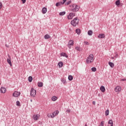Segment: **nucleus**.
<instances>
[{"instance_id":"34","label":"nucleus","mask_w":126,"mask_h":126,"mask_svg":"<svg viewBox=\"0 0 126 126\" xmlns=\"http://www.w3.org/2000/svg\"><path fill=\"white\" fill-rule=\"evenodd\" d=\"M71 3V1H68L67 2L65 3V5H68Z\"/></svg>"},{"instance_id":"9","label":"nucleus","mask_w":126,"mask_h":126,"mask_svg":"<svg viewBox=\"0 0 126 126\" xmlns=\"http://www.w3.org/2000/svg\"><path fill=\"white\" fill-rule=\"evenodd\" d=\"M122 91V88L121 86H117L115 88V91L116 93H119V92H121V91Z\"/></svg>"},{"instance_id":"24","label":"nucleus","mask_w":126,"mask_h":126,"mask_svg":"<svg viewBox=\"0 0 126 126\" xmlns=\"http://www.w3.org/2000/svg\"><path fill=\"white\" fill-rule=\"evenodd\" d=\"M65 14V11H63V12H61L59 13L60 16H63V15H64Z\"/></svg>"},{"instance_id":"27","label":"nucleus","mask_w":126,"mask_h":126,"mask_svg":"<svg viewBox=\"0 0 126 126\" xmlns=\"http://www.w3.org/2000/svg\"><path fill=\"white\" fill-rule=\"evenodd\" d=\"M76 32L78 34L80 35V30L79 29H77L76 30Z\"/></svg>"},{"instance_id":"12","label":"nucleus","mask_w":126,"mask_h":126,"mask_svg":"<svg viewBox=\"0 0 126 126\" xmlns=\"http://www.w3.org/2000/svg\"><path fill=\"white\" fill-rule=\"evenodd\" d=\"M100 90L101 91V92L103 93H105V88L104 86H101L100 88Z\"/></svg>"},{"instance_id":"41","label":"nucleus","mask_w":126,"mask_h":126,"mask_svg":"<svg viewBox=\"0 0 126 126\" xmlns=\"http://www.w3.org/2000/svg\"><path fill=\"white\" fill-rule=\"evenodd\" d=\"M21 1H22V3L23 4L25 3V2H26V0H21Z\"/></svg>"},{"instance_id":"7","label":"nucleus","mask_w":126,"mask_h":126,"mask_svg":"<svg viewBox=\"0 0 126 126\" xmlns=\"http://www.w3.org/2000/svg\"><path fill=\"white\" fill-rule=\"evenodd\" d=\"M75 15V13L72 12L70 13L69 15H67L68 20H72Z\"/></svg>"},{"instance_id":"28","label":"nucleus","mask_w":126,"mask_h":126,"mask_svg":"<svg viewBox=\"0 0 126 126\" xmlns=\"http://www.w3.org/2000/svg\"><path fill=\"white\" fill-rule=\"evenodd\" d=\"M88 34L89 35H90V36L92 35V34H93V31H91V30L89 31L88 32Z\"/></svg>"},{"instance_id":"44","label":"nucleus","mask_w":126,"mask_h":126,"mask_svg":"<svg viewBox=\"0 0 126 126\" xmlns=\"http://www.w3.org/2000/svg\"><path fill=\"white\" fill-rule=\"evenodd\" d=\"M118 57V54H116V55L115 56V57L117 58Z\"/></svg>"},{"instance_id":"26","label":"nucleus","mask_w":126,"mask_h":126,"mask_svg":"<svg viewBox=\"0 0 126 126\" xmlns=\"http://www.w3.org/2000/svg\"><path fill=\"white\" fill-rule=\"evenodd\" d=\"M62 3V2H57L56 3V6L57 7H59L61 5Z\"/></svg>"},{"instance_id":"21","label":"nucleus","mask_w":126,"mask_h":126,"mask_svg":"<svg viewBox=\"0 0 126 126\" xmlns=\"http://www.w3.org/2000/svg\"><path fill=\"white\" fill-rule=\"evenodd\" d=\"M109 65L110 66V67L111 68H113L114 67V64L113 63L109 62Z\"/></svg>"},{"instance_id":"42","label":"nucleus","mask_w":126,"mask_h":126,"mask_svg":"<svg viewBox=\"0 0 126 126\" xmlns=\"http://www.w3.org/2000/svg\"><path fill=\"white\" fill-rule=\"evenodd\" d=\"M66 112H68V113H69L70 112V110L69 109L67 110Z\"/></svg>"},{"instance_id":"36","label":"nucleus","mask_w":126,"mask_h":126,"mask_svg":"<svg viewBox=\"0 0 126 126\" xmlns=\"http://www.w3.org/2000/svg\"><path fill=\"white\" fill-rule=\"evenodd\" d=\"M84 43L85 44V45H90L89 42H88L87 41H84Z\"/></svg>"},{"instance_id":"11","label":"nucleus","mask_w":126,"mask_h":126,"mask_svg":"<svg viewBox=\"0 0 126 126\" xmlns=\"http://www.w3.org/2000/svg\"><path fill=\"white\" fill-rule=\"evenodd\" d=\"M6 89L4 87H1V88H0V92L1 93L4 94V93H6Z\"/></svg>"},{"instance_id":"31","label":"nucleus","mask_w":126,"mask_h":126,"mask_svg":"<svg viewBox=\"0 0 126 126\" xmlns=\"http://www.w3.org/2000/svg\"><path fill=\"white\" fill-rule=\"evenodd\" d=\"M28 80L30 82H32V76H29Z\"/></svg>"},{"instance_id":"37","label":"nucleus","mask_w":126,"mask_h":126,"mask_svg":"<svg viewBox=\"0 0 126 126\" xmlns=\"http://www.w3.org/2000/svg\"><path fill=\"white\" fill-rule=\"evenodd\" d=\"M104 121H102L101 122V124L100 125H99V126H104Z\"/></svg>"},{"instance_id":"10","label":"nucleus","mask_w":126,"mask_h":126,"mask_svg":"<svg viewBox=\"0 0 126 126\" xmlns=\"http://www.w3.org/2000/svg\"><path fill=\"white\" fill-rule=\"evenodd\" d=\"M73 45H74V41L72 40H69V42L67 46H68V47L70 49L71 47L73 46Z\"/></svg>"},{"instance_id":"40","label":"nucleus","mask_w":126,"mask_h":126,"mask_svg":"<svg viewBox=\"0 0 126 126\" xmlns=\"http://www.w3.org/2000/svg\"><path fill=\"white\" fill-rule=\"evenodd\" d=\"M121 81H126V78L122 79Z\"/></svg>"},{"instance_id":"22","label":"nucleus","mask_w":126,"mask_h":126,"mask_svg":"<svg viewBox=\"0 0 126 126\" xmlns=\"http://www.w3.org/2000/svg\"><path fill=\"white\" fill-rule=\"evenodd\" d=\"M61 82L63 84H66V80L64 78L61 79Z\"/></svg>"},{"instance_id":"39","label":"nucleus","mask_w":126,"mask_h":126,"mask_svg":"<svg viewBox=\"0 0 126 126\" xmlns=\"http://www.w3.org/2000/svg\"><path fill=\"white\" fill-rule=\"evenodd\" d=\"M66 0H63V2H62V3H61V4H63L66 2Z\"/></svg>"},{"instance_id":"45","label":"nucleus","mask_w":126,"mask_h":126,"mask_svg":"<svg viewBox=\"0 0 126 126\" xmlns=\"http://www.w3.org/2000/svg\"><path fill=\"white\" fill-rule=\"evenodd\" d=\"M85 126H87V124H86V125H85Z\"/></svg>"},{"instance_id":"15","label":"nucleus","mask_w":126,"mask_h":126,"mask_svg":"<svg viewBox=\"0 0 126 126\" xmlns=\"http://www.w3.org/2000/svg\"><path fill=\"white\" fill-rule=\"evenodd\" d=\"M37 85H38V87L41 88V87H43V83L42 82H38V83H37Z\"/></svg>"},{"instance_id":"14","label":"nucleus","mask_w":126,"mask_h":126,"mask_svg":"<svg viewBox=\"0 0 126 126\" xmlns=\"http://www.w3.org/2000/svg\"><path fill=\"white\" fill-rule=\"evenodd\" d=\"M98 38H104L105 37L104 34H99V35L98 36Z\"/></svg>"},{"instance_id":"35","label":"nucleus","mask_w":126,"mask_h":126,"mask_svg":"<svg viewBox=\"0 0 126 126\" xmlns=\"http://www.w3.org/2000/svg\"><path fill=\"white\" fill-rule=\"evenodd\" d=\"M75 49L78 51H80V47H76Z\"/></svg>"},{"instance_id":"4","label":"nucleus","mask_w":126,"mask_h":126,"mask_svg":"<svg viewBox=\"0 0 126 126\" xmlns=\"http://www.w3.org/2000/svg\"><path fill=\"white\" fill-rule=\"evenodd\" d=\"M71 6H72V7H73L72 11L73 12H78L80 8V6H79L78 5H76V4L71 5H70V7Z\"/></svg>"},{"instance_id":"25","label":"nucleus","mask_w":126,"mask_h":126,"mask_svg":"<svg viewBox=\"0 0 126 126\" xmlns=\"http://www.w3.org/2000/svg\"><path fill=\"white\" fill-rule=\"evenodd\" d=\"M61 56L65 57L66 58L68 57L67 55H66V54L65 53H62L61 54Z\"/></svg>"},{"instance_id":"33","label":"nucleus","mask_w":126,"mask_h":126,"mask_svg":"<svg viewBox=\"0 0 126 126\" xmlns=\"http://www.w3.org/2000/svg\"><path fill=\"white\" fill-rule=\"evenodd\" d=\"M16 105L17 106H21L20 102H19V101H16Z\"/></svg>"},{"instance_id":"20","label":"nucleus","mask_w":126,"mask_h":126,"mask_svg":"<svg viewBox=\"0 0 126 126\" xmlns=\"http://www.w3.org/2000/svg\"><path fill=\"white\" fill-rule=\"evenodd\" d=\"M50 38H51V36L49 34H46L44 36V38L45 39H50Z\"/></svg>"},{"instance_id":"13","label":"nucleus","mask_w":126,"mask_h":126,"mask_svg":"<svg viewBox=\"0 0 126 126\" xmlns=\"http://www.w3.org/2000/svg\"><path fill=\"white\" fill-rule=\"evenodd\" d=\"M9 59H7V62L10 65V66H12V65L11 61V58H10L9 56Z\"/></svg>"},{"instance_id":"8","label":"nucleus","mask_w":126,"mask_h":126,"mask_svg":"<svg viewBox=\"0 0 126 126\" xmlns=\"http://www.w3.org/2000/svg\"><path fill=\"white\" fill-rule=\"evenodd\" d=\"M20 92L18 91H15L14 93L12 95L14 97H18L20 95Z\"/></svg>"},{"instance_id":"30","label":"nucleus","mask_w":126,"mask_h":126,"mask_svg":"<svg viewBox=\"0 0 126 126\" xmlns=\"http://www.w3.org/2000/svg\"><path fill=\"white\" fill-rule=\"evenodd\" d=\"M72 79H73V76L72 75H69L68 76V80L69 81H72Z\"/></svg>"},{"instance_id":"43","label":"nucleus","mask_w":126,"mask_h":126,"mask_svg":"<svg viewBox=\"0 0 126 126\" xmlns=\"http://www.w3.org/2000/svg\"><path fill=\"white\" fill-rule=\"evenodd\" d=\"M93 103L94 105H95V101H94Z\"/></svg>"},{"instance_id":"6","label":"nucleus","mask_w":126,"mask_h":126,"mask_svg":"<svg viewBox=\"0 0 126 126\" xmlns=\"http://www.w3.org/2000/svg\"><path fill=\"white\" fill-rule=\"evenodd\" d=\"M39 118H40V115L38 114H34L32 116V118L35 121H37V120H38Z\"/></svg>"},{"instance_id":"38","label":"nucleus","mask_w":126,"mask_h":126,"mask_svg":"<svg viewBox=\"0 0 126 126\" xmlns=\"http://www.w3.org/2000/svg\"><path fill=\"white\" fill-rule=\"evenodd\" d=\"M2 4L1 2H0V9L2 8Z\"/></svg>"},{"instance_id":"18","label":"nucleus","mask_w":126,"mask_h":126,"mask_svg":"<svg viewBox=\"0 0 126 126\" xmlns=\"http://www.w3.org/2000/svg\"><path fill=\"white\" fill-rule=\"evenodd\" d=\"M63 63L62 62H60L58 63V65H59V68L62 67L63 66Z\"/></svg>"},{"instance_id":"16","label":"nucleus","mask_w":126,"mask_h":126,"mask_svg":"<svg viewBox=\"0 0 126 126\" xmlns=\"http://www.w3.org/2000/svg\"><path fill=\"white\" fill-rule=\"evenodd\" d=\"M108 124H110V126H113L114 123L112 120H110L108 123ZM108 126H109V125Z\"/></svg>"},{"instance_id":"2","label":"nucleus","mask_w":126,"mask_h":126,"mask_svg":"<svg viewBox=\"0 0 126 126\" xmlns=\"http://www.w3.org/2000/svg\"><path fill=\"white\" fill-rule=\"evenodd\" d=\"M59 113V111L58 110H56L53 112L52 114H48L47 117L49 118H54L55 116H57Z\"/></svg>"},{"instance_id":"1","label":"nucleus","mask_w":126,"mask_h":126,"mask_svg":"<svg viewBox=\"0 0 126 126\" xmlns=\"http://www.w3.org/2000/svg\"><path fill=\"white\" fill-rule=\"evenodd\" d=\"M94 61V57L93 54H90L86 59L87 64H91Z\"/></svg>"},{"instance_id":"3","label":"nucleus","mask_w":126,"mask_h":126,"mask_svg":"<svg viewBox=\"0 0 126 126\" xmlns=\"http://www.w3.org/2000/svg\"><path fill=\"white\" fill-rule=\"evenodd\" d=\"M79 19L77 18H75L71 21V24L73 27H76L78 25Z\"/></svg>"},{"instance_id":"17","label":"nucleus","mask_w":126,"mask_h":126,"mask_svg":"<svg viewBox=\"0 0 126 126\" xmlns=\"http://www.w3.org/2000/svg\"><path fill=\"white\" fill-rule=\"evenodd\" d=\"M46 12H47V8H46V7H43V8H42V13H43V14H45L46 13Z\"/></svg>"},{"instance_id":"32","label":"nucleus","mask_w":126,"mask_h":126,"mask_svg":"<svg viewBox=\"0 0 126 126\" xmlns=\"http://www.w3.org/2000/svg\"><path fill=\"white\" fill-rule=\"evenodd\" d=\"M92 70L93 72H95L96 71V68L95 67L92 68Z\"/></svg>"},{"instance_id":"23","label":"nucleus","mask_w":126,"mask_h":126,"mask_svg":"<svg viewBox=\"0 0 126 126\" xmlns=\"http://www.w3.org/2000/svg\"><path fill=\"white\" fill-rule=\"evenodd\" d=\"M120 0H118L116 1V5L119 7V6L120 5Z\"/></svg>"},{"instance_id":"46","label":"nucleus","mask_w":126,"mask_h":126,"mask_svg":"<svg viewBox=\"0 0 126 126\" xmlns=\"http://www.w3.org/2000/svg\"><path fill=\"white\" fill-rule=\"evenodd\" d=\"M112 59H114V58L112 57Z\"/></svg>"},{"instance_id":"5","label":"nucleus","mask_w":126,"mask_h":126,"mask_svg":"<svg viewBox=\"0 0 126 126\" xmlns=\"http://www.w3.org/2000/svg\"><path fill=\"white\" fill-rule=\"evenodd\" d=\"M36 95V91L35 89H34L33 88H32L31 90V95L34 97H35Z\"/></svg>"},{"instance_id":"19","label":"nucleus","mask_w":126,"mask_h":126,"mask_svg":"<svg viewBox=\"0 0 126 126\" xmlns=\"http://www.w3.org/2000/svg\"><path fill=\"white\" fill-rule=\"evenodd\" d=\"M58 99V97L56 96H53L52 97V100L53 101H55L57 100Z\"/></svg>"},{"instance_id":"29","label":"nucleus","mask_w":126,"mask_h":126,"mask_svg":"<svg viewBox=\"0 0 126 126\" xmlns=\"http://www.w3.org/2000/svg\"><path fill=\"white\" fill-rule=\"evenodd\" d=\"M109 114V110L108 109H107V110H106L105 111V116H108Z\"/></svg>"}]
</instances>
